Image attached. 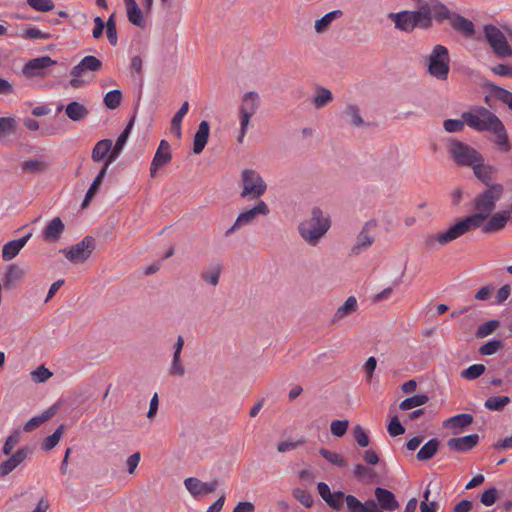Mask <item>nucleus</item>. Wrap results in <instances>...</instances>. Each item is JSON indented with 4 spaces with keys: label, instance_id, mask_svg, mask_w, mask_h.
Listing matches in <instances>:
<instances>
[{
    "label": "nucleus",
    "instance_id": "680f3d73",
    "mask_svg": "<svg viewBox=\"0 0 512 512\" xmlns=\"http://www.w3.org/2000/svg\"><path fill=\"white\" fill-rule=\"evenodd\" d=\"M453 15L454 14H451L449 9L444 4H442L438 0L436 1L434 13H433V17L435 19H437L439 21L446 20V19L451 20V17Z\"/></svg>",
    "mask_w": 512,
    "mask_h": 512
},
{
    "label": "nucleus",
    "instance_id": "cd10ccee",
    "mask_svg": "<svg viewBox=\"0 0 512 512\" xmlns=\"http://www.w3.org/2000/svg\"><path fill=\"white\" fill-rule=\"evenodd\" d=\"M450 24L456 31L461 32L466 37H472L475 33L474 24L469 19L461 15L454 14L451 17Z\"/></svg>",
    "mask_w": 512,
    "mask_h": 512
},
{
    "label": "nucleus",
    "instance_id": "2f4dec72",
    "mask_svg": "<svg viewBox=\"0 0 512 512\" xmlns=\"http://www.w3.org/2000/svg\"><path fill=\"white\" fill-rule=\"evenodd\" d=\"M55 414V409L53 407L49 408L48 410L44 411L41 415L32 417L29 419L23 426V430L25 432H32L33 430L40 427L43 423L48 421L51 417H53Z\"/></svg>",
    "mask_w": 512,
    "mask_h": 512
},
{
    "label": "nucleus",
    "instance_id": "8fccbe9b",
    "mask_svg": "<svg viewBox=\"0 0 512 512\" xmlns=\"http://www.w3.org/2000/svg\"><path fill=\"white\" fill-rule=\"evenodd\" d=\"M483 364H473L461 372V376L468 380H474L485 372Z\"/></svg>",
    "mask_w": 512,
    "mask_h": 512
},
{
    "label": "nucleus",
    "instance_id": "864d4df0",
    "mask_svg": "<svg viewBox=\"0 0 512 512\" xmlns=\"http://www.w3.org/2000/svg\"><path fill=\"white\" fill-rule=\"evenodd\" d=\"M292 495L297 501H299L306 508H310L313 505L312 495L309 492H307L301 488L294 489L292 492Z\"/></svg>",
    "mask_w": 512,
    "mask_h": 512
},
{
    "label": "nucleus",
    "instance_id": "9b49d317",
    "mask_svg": "<svg viewBox=\"0 0 512 512\" xmlns=\"http://www.w3.org/2000/svg\"><path fill=\"white\" fill-rule=\"evenodd\" d=\"M95 249V241L91 236L84 237L79 243L60 250L73 264L84 263Z\"/></svg>",
    "mask_w": 512,
    "mask_h": 512
},
{
    "label": "nucleus",
    "instance_id": "4d7b16f0",
    "mask_svg": "<svg viewBox=\"0 0 512 512\" xmlns=\"http://www.w3.org/2000/svg\"><path fill=\"white\" fill-rule=\"evenodd\" d=\"M348 426V420H333L330 424V430L332 435L342 437L347 432Z\"/></svg>",
    "mask_w": 512,
    "mask_h": 512
},
{
    "label": "nucleus",
    "instance_id": "0e129e2a",
    "mask_svg": "<svg viewBox=\"0 0 512 512\" xmlns=\"http://www.w3.org/2000/svg\"><path fill=\"white\" fill-rule=\"evenodd\" d=\"M497 495L495 488H489L482 493L480 501L485 506H492L496 502Z\"/></svg>",
    "mask_w": 512,
    "mask_h": 512
},
{
    "label": "nucleus",
    "instance_id": "1a4fd4ad",
    "mask_svg": "<svg viewBox=\"0 0 512 512\" xmlns=\"http://www.w3.org/2000/svg\"><path fill=\"white\" fill-rule=\"evenodd\" d=\"M270 213L269 206L263 200H258L253 207L239 213L234 224L226 231L225 235L229 236L243 226L252 224L258 216H267Z\"/></svg>",
    "mask_w": 512,
    "mask_h": 512
},
{
    "label": "nucleus",
    "instance_id": "6ab92c4d",
    "mask_svg": "<svg viewBox=\"0 0 512 512\" xmlns=\"http://www.w3.org/2000/svg\"><path fill=\"white\" fill-rule=\"evenodd\" d=\"M32 234L27 233L19 239L7 242L2 248V258L5 261L15 258L20 250L26 245Z\"/></svg>",
    "mask_w": 512,
    "mask_h": 512
},
{
    "label": "nucleus",
    "instance_id": "de8ad7c7",
    "mask_svg": "<svg viewBox=\"0 0 512 512\" xmlns=\"http://www.w3.org/2000/svg\"><path fill=\"white\" fill-rule=\"evenodd\" d=\"M319 453L322 457H324L328 462L331 464L338 466V467H345L347 465V462L343 458V456L339 453L329 451L325 448H321L319 450Z\"/></svg>",
    "mask_w": 512,
    "mask_h": 512
},
{
    "label": "nucleus",
    "instance_id": "6e6d98bb",
    "mask_svg": "<svg viewBox=\"0 0 512 512\" xmlns=\"http://www.w3.org/2000/svg\"><path fill=\"white\" fill-rule=\"evenodd\" d=\"M466 122L463 118L461 119H447L443 123V127L445 131L449 133L461 132L463 131Z\"/></svg>",
    "mask_w": 512,
    "mask_h": 512
},
{
    "label": "nucleus",
    "instance_id": "2eb2a0df",
    "mask_svg": "<svg viewBox=\"0 0 512 512\" xmlns=\"http://www.w3.org/2000/svg\"><path fill=\"white\" fill-rule=\"evenodd\" d=\"M318 493L321 498L326 502V504L334 509L340 510L343 507L344 501L346 502V497L341 491L331 492L329 486L325 482H319L317 485Z\"/></svg>",
    "mask_w": 512,
    "mask_h": 512
},
{
    "label": "nucleus",
    "instance_id": "aec40b11",
    "mask_svg": "<svg viewBox=\"0 0 512 512\" xmlns=\"http://www.w3.org/2000/svg\"><path fill=\"white\" fill-rule=\"evenodd\" d=\"M479 436L471 434L458 438H451L447 441V446L455 451H468L477 445Z\"/></svg>",
    "mask_w": 512,
    "mask_h": 512
},
{
    "label": "nucleus",
    "instance_id": "338daca9",
    "mask_svg": "<svg viewBox=\"0 0 512 512\" xmlns=\"http://www.w3.org/2000/svg\"><path fill=\"white\" fill-rule=\"evenodd\" d=\"M240 114V134L238 136V142H242L244 136L247 133L248 126L250 123V119L253 116L252 114L248 113H239Z\"/></svg>",
    "mask_w": 512,
    "mask_h": 512
},
{
    "label": "nucleus",
    "instance_id": "37998d69",
    "mask_svg": "<svg viewBox=\"0 0 512 512\" xmlns=\"http://www.w3.org/2000/svg\"><path fill=\"white\" fill-rule=\"evenodd\" d=\"M492 96L506 104L512 110V92L496 85H491Z\"/></svg>",
    "mask_w": 512,
    "mask_h": 512
},
{
    "label": "nucleus",
    "instance_id": "72a5a7b5",
    "mask_svg": "<svg viewBox=\"0 0 512 512\" xmlns=\"http://www.w3.org/2000/svg\"><path fill=\"white\" fill-rule=\"evenodd\" d=\"M440 442L437 439H431L425 443L417 453V459L419 461L430 460L438 451Z\"/></svg>",
    "mask_w": 512,
    "mask_h": 512
},
{
    "label": "nucleus",
    "instance_id": "5701e85b",
    "mask_svg": "<svg viewBox=\"0 0 512 512\" xmlns=\"http://www.w3.org/2000/svg\"><path fill=\"white\" fill-rule=\"evenodd\" d=\"M342 116L346 120V123L354 128H361L365 125L361 110L357 105L348 104L344 108Z\"/></svg>",
    "mask_w": 512,
    "mask_h": 512
},
{
    "label": "nucleus",
    "instance_id": "4468645a",
    "mask_svg": "<svg viewBox=\"0 0 512 512\" xmlns=\"http://www.w3.org/2000/svg\"><path fill=\"white\" fill-rule=\"evenodd\" d=\"M56 64V61L49 56H42L29 60L23 67L22 72L28 78L45 76V69Z\"/></svg>",
    "mask_w": 512,
    "mask_h": 512
},
{
    "label": "nucleus",
    "instance_id": "a19ab883",
    "mask_svg": "<svg viewBox=\"0 0 512 512\" xmlns=\"http://www.w3.org/2000/svg\"><path fill=\"white\" fill-rule=\"evenodd\" d=\"M20 167L22 171L29 172V173H42L44 172L48 165L46 162L40 159H29L26 161H23L20 164Z\"/></svg>",
    "mask_w": 512,
    "mask_h": 512
},
{
    "label": "nucleus",
    "instance_id": "e433bc0d",
    "mask_svg": "<svg viewBox=\"0 0 512 512\" xmlns=\"http://www.w3.org/2000/svg\"><path fill=\"white\" fill-rule=\"evenodd\" d=\"M357 308V300L355 297L350 296L346 299L343 305H341L333 317V322H337L339 320L344 319L351 313H353Z\"/></svg>",
    "mask_w": 512,
    "mask_h": 512
},
{
    "label": "nucleus",
    "instance_id": "5fc2aeb1",
    "mask_svg": "<svg viewBox=\"0 0 512 512\" xmlns=\"http://www.w3.org/2000/svg\"><path fill=\"white\" fill-rule=\"evenodd\" d=\"M502 348H503V343L501 341H499V340H492V341H489V342L483 344L479 348V353L481 355H485V356L493 355V354H495L496 352H498Z\"/></svg>",
    "mask_w": 512,
    "mask_h": 512
},
{
    "label": "nucleus",
    "instance_id": "13d9d810",
    "mask_svg": "<svg viewBox=\"0 0 512 512\" xmlns=\"http://www.w3.org/2000/svg\"><path fill=\"white\" fill-rule=\"evenodd\" d=\"M29 6L40 12H47L54 9L55 5L52 0H27Z\"/></svg>",
    "mask_w": 512,
    "mask_h": 512
},
{
    "label": "nucleus",
    "instance_id": "a18cd8bd",
    "mask_svg": "<svg viewBox=\"0 0 512 512\" xmlns=\"http://www.w3.org/2000/svg\"><path fill=\"white\" fill-rule=\"evenodd\" d=\"M122 100V92L119 89H114L107 92L104 96V104L108 109H116Z\"/></svg>",
    "mask_w": 512,
    "mask_h": 512
},
{
    "label": "nucleus",
    "instance_id": "412c9836",
    "mask_svg": "<svg viewBox=\"0 0 512 512\" xmlns=\"http://www.w3.org/2000/svg\"><path fill=\"white\" fill-rule=\"evenodd\" d=\"M210 133V125L209 122L203 120L200 122L198 129L194 135L193 140V152L195 154H200L205 148Z\"/></svg>",
    "mask_w": 512,
    "mask_h": 512
},
{
    "label": "nucleus",
    "instance_id": "bf43d9fd",
    "mask_svg": "<svg viewBox=\"0 0 512 512\" xmlns=\"http://www.w3.org/2000/svg\"><path fill=\"white\" fill-rule=\"evenodd\" d=\"M51 376L52 373L49 371V369L45 368L44 366H40L31 372V378L36 383H44Z\"/></svg>",
    "mask_w": 512,
    "mask_h": 512
},
{
    "label": "nucleus",
    "instance_id": "bb28decb",
    "mask_svg": "<svg viewBox=\"0 0 512 512\" xmlns=\"http://www.w3.org/2000/svg\"><path fill=\"white\" fill-rule=\"evenodd\" d=\"M222 273V265L218 262L211 263L206 269L200 273V278L203 282L217 286Z\"/></svg>",
    "mask_w": 512,
    "mask_h": 512
},
{
    "label": "nucleus",
    "instance_id": "09e8293b",
    "mask_svg": "<svg viewBox=\"0 0 512 512\" xmlns=\"http://www.w3.org/2000/svg\"><path fill=\"white\" fill-rule=\"evenodd\" d=\"M16 120L14 117H0V138L14 133Z\"/></svg>",
    "mask_w": 512,
    "mask_h": 512
},
{
    "label": "nucleus",
    "instance_id": "a878e982",
    "mask_svg": "<svg viewBox=\"0 0 512 512\" xmlns=\"http://www.w3.org/2000/svg\"><path fill=\"white\" fill-rule=\"evenodd\" d=\"M260 106L259 95L255 91H249L242 97L239 113H248L254 115Z\"/></svg>",
    "mask_w": 512,
    "mask_h": 512
},
{
    "label": "nucleus",
    "instance_id": "49530a36",
    "mask_svg": "<svg viewBox=\"0 0 512 512\" xmlns=\"http://www.w3.org/2000/svg\"><path fill=\"white\" fill-rule=\"evenodd\" d=\"M21 437L20 429H14L6 438L2 451L5 455H10L14 447L18 444Z\"/></svg>",
    "mask_w": 512,
    "mask_h": 512
},
{
    "label": "nucleus",
    "instance_id": "58836bf2",
    "mask_svg": "<svg viewBox=\"0 0 512 512\" xmlns=\"http://www.w3.org/2000/svg\"><path fill=\"white\" fill-rule=\"evenodd\" d=\"M333 99L332 92L324 87L317 88V93L312 99V103L315 108L325 107Z\"/></svg>",
    "mask_w": 512,
    "mask_h": 512
},
{
    "label": "nucleus",
    "instance_id": "3c124183",
    "mask_svg": "<svg viewBox=\"0 0 512 512\" xmlns=\"http://www.w3.org/2000/svg\"><path fill=\"white\" fill-rule=\"evenodd\" d=\"M185 367L181 361V355L173 354L172 363L169 367V374L171 376L182 377L185 375Z\"/></svg>",
    "mask_w": 512,
    "mask_h": 512
},
{
    "label": "nucleus",
    "instance_id": "79ce46f5",
    "mask_svg": "<svg viewBox=\"0 0 512 512\" xmlns=\"http://www.w3.org/2000/svg\"><path fill=\"white\" fill-rule=\"evenodd\" d=\"M429 401V397L425 394H415L412 397L404 399L400 403L401 410H410L412 408L426 404Z\"/></svg>",
    "mask_w": 512,
    "mask_h": 512
},
{
    "label": "nucleus",
    "instance_id": "c85d7f7f",
    "mask_svg": "<svg viewBox=\"0 0 512 512\" xmlns=\"http://www.w3.org/2000/svg\"><path fill=\"white\" fill-rule=\"evenodd\" d=\"M127 12V18L129 22L137 27H144L145 20L142 16L141 9L135 0H124Z\"/></svg>",
    "mask_w": 512,
    "mask_h": 512
},
{
    "label": "nucleus",
    "instance_id": "4c0bfd02",
    "mask_svg": "<svg viewBox=\"0 0 512 512\" xmlns=\"http://www.w3.org/2000/svg\"><path fill=\"white\" fill-rule=\"evenodd\" d=\"M106 167H102L100 169V171L98 172L96 178L94 179V181L92 182V184L90 185L86 195H85V198L82 202V207L85 208L88 206V204L90 203V201L92 200V198L95 196V194L97 193L102 181H103V178L105 177L106 175Z\"/></svg>",
    "mask_w": 512,
    "mask_h": 512
},
{
    "label": "nucleus",
    "instance_id": "4be33fe9",
    "mask_svg": "<svg viewBox=\"0 0 512 512\" xmlns=\"http://www.w3.org/2000/svg\"><path fill=\"white\" fill-rule=\"evenodd\" d=\"M473 423V416L471 414L463 413L452 416L443 422V426L453 429V433H459L463 428Z\"/></svg>",
    "mask_w": 512,
    "mask_h": 512
},
{
    "label": "nucleus",
    "instance_id": "f257e3e1",
    "mask_svg": "<svg viewBox=\"0 0 512 512\" xmlns=\"http://www.w3.org/2000/svg\"><path fill=\"white\" fill-rule=\"evenodd\" d=\"M502 192L503 187L500 184L490 186L474 199L475 214L458 221L445 231L429 235L425 240L426 246L433 248L436 244L447 245L469 231L481 227L494 211Z\"/></svg>",
    "mask_w": 512,
    "mask_h": 512
},
{
    "label": "nucleus",
    "instance_id": "ea45409f",
    "mask_svg": "<svg viewBox=\"0 0 512 512\" xmlns=\"http://www.w3.org/2000/svg\"><path fill=\"white\" fill-rule=\"evenodd\" d=\"M64 430V425H60L51 435L46 437L42 442V449L44 451H50L56 447L64 434Z\"/></svg>",
    "mask_w": 512,
    "mask_h": 512
},
{
    "label": "nucleus",
    "instance_id": "f8f14e48",
    "mask_svg": "<svg viewBox=\"0 0 512 512\" xmlns=\"http://www.w3.org/2000/svg\"><path fill=\"white\" fill-rule=\"evenodd\" d=\"M377 226L376 220H369L367 221L364 226L362 227L361 231L356 237V241L354 245L351 248L350 254L353 256L359 255L363 251L370 248L374 241H375V235L373 233V230Z\"/></svg>",
    "mask_w": 512,
    "mask_h": 512
},
{
    "label": "nucleus",
    "instance_id": "7ed1b4c3",
    "mask_svg": "<svg viewBox=\"0 0 512 512\" xmlns=\"http://www.w3.org/2000/svg\"><path fill=\"white\" fill-rule=\"evenodd\" d=\"M375 500L368 499L364 503L353 495L346 497L348 512H393L399 508V502L394 493L386 488L376 487Z\"/></svg>",
    "mask_w": 512,
    "mask_h": 512
},
{
    "label": "nucleus",
    "instance_id": "c9c22d12",
    "mask_svg": "<svg viewBox=\"0 0 512 512\" xmlns=\"http://www.w3.org/2000/svg\"><path fill=\"white\" fill-rule=\"evenodd\" d=\"M342 15L341 10H334L326 13L323 17L315 21L314 28L316 33L322 34L328 30L332 21Z\"/></svg>",
    "mask_w": 512,
    "mask_h": 512
},
{
    "label": "nucleus",
    "instance_id": "e2e57ef3",
    "mask_svg": "<svg viewBox=\"0 0 512 512\" xmlns=\"http://www.w3.org/2000/svg\"><path fill=\"white\" fill-rule=\"evenodd\" d=\"M388 433L392 437L402 435L405 432V428L400 423L397 416H394L388 424Z\"/></svg>",
    "mask_w": 512,
    "mask_h": 512
},
{
    "label": "nucleus",
    "instance_id": "dca6fc26",
    "mask_svg": "<svg viewBox=\"0 0 512 512\" xmlns=\"http://www.w3.org/2000/svg\"><path fill=\"white\" fill-rule=\"evenodd\" d=\"M31 453V448L24 446L11 454L9 459L0 464V477H5L10 474L16 467L22 464Z\"/></svg>",
    "mask_w": 512,
    "mask_h": 512
},
{
    "label": "nucleus",
    "instance_id": "6e6552de",
    "mask_svg": "<svg viewBox=\"0 0 512 512\" xmlns=\"http://www.w3.org/2000/svg\"><path fill=\"white\" fill-rule=\"evenodd\" d=\"M448 153L450 158L460 166L471 167L475 162L482 161L481 154L472 146L452 139L448 143Z\"/></svg>",
    "mask_w": 512,
    "mask_h": 512
},
{
    "label": "nucleus",
    "instance_id": "69168bd1",
    "mask_svg": "<svg viewBox=\"0 0 512 512\" xmlns=\"http://www.w3.org/2000/svg\"><path fill=\"white\" fill-rule=\"evenodd\" d=\"M383 165L390 166L394 169L398 168L401 165V161L399 159V153L397 151H390L382 160Z\"/></svg>",
    "mask_w": 512,
    "mask_h": 512
},
{
    "label": "nucleus",
    "instance_id": "c03bdc74",
    "mask_svg": "<svg viewBox=\"0 0 512 512\" xmlns=\"http://www.w3.org/2000/svg\"><path fill=\"white\" fill-rule=\"evenodd\" d=\"M510 402V398L508 396H497L488 398L484 407L488 410L492 411H500L502 410L508 403Z\"/></svg>",
    "mask_w": 512,
    "mask_h": 512
},
{
    "label": "nucleus",
    "instance_id": "f704fd0d",
    "mask_svg": "<svg viewBox=\"0 0 512 512\" xmlns=\"http://www.w3.org/2000/svg\"><path fill=\"white\" fill-rule=\"evenodd\" d=\"M475 176L483 183L488 184L494 173V168L490 165L484 164L482 161H477L472 166Z\"/></svg>",
    "mask_w": 512,
    "mask_h": 512
},
{
    "label": "nucleus",
    "instance_id": "c756f323",
    "mask_svg": "<svg viewBox=\"0 0 512 512\" xmlns=\"http://www.w3.org/2000/svg\"><path fill=\"white\" fill-rule=\"evenodd\" d=\"M112 148V140L102 139L92 149L91 158L94 162L106 161Z\"/></svg>",
    "mask_w": 512,
    "mask_h": 512
},
{
    "label": "nucleus",
    "instance_id": "603ef678",
    "mask_svg": "<svg viewBox=\"0 0 512 512\" xmlns=\"http://www.w3.org/2000/svg\"><path fill=\"white\" fill-rule=\"evenodd\" d=\"M499 326V322L497 320H489L481 324L477 331V338H484L494 332V330Z\"/></svg>",
    "mask_w": 512,
    "mask_h": 512
},
{
    "label": "nucleus",
    "instance_id": "ddd939ff",
    "mask_svg": "<svg viewBox=\"0 0 512 512\" xmlns=\"http://www.w3.org/2000/svg\"><path fill=\"white\" fill-rule=\"evenodd\" d=\"M389 18L394 21L397 29L405 32H411L416 27L422 28V22L415 11L390 13Z\"/></svg>",
    "mask_w": 512,
    "mask_h": 512
},
{
    "label": "nucleus",
    "instance_id": "f3484780",
    "mask_svg": "<svg viewBox=\"0 0 512 512\" xmlns=\"http://www.w3.org/2000/svg\"><path fill=\"white\" fill-rule=\"evenodd\" d=\"M171 159L172 154L170 144L166 140H161L150 166V176L154 178L157 174V170L160 167L167 165Z\"/></svg>",
    "mask_w": 512,
    "mask_h": 512
},
{
    "label": "nucleus",
    "instance_id": "b1692460",
    "mask_svg": "<svg viewBox=\"0 0 512 512\" xmlns=\"http://www.w3.org/2000/svg\"><path fill=\"white\" fill-rule=\"evenodd\" d=\"M24 270L16 264L9 265L3 275V284L6 289H12L24 277Z\"/></svg>",
    "mask_w": 512,
    "mask_h": 512
},
{
    "label": "nucleus",
    "instance_id": "39448f33",
    "mask_svg": "<svg viewBox=\"0 0 512 512\" xmlns=\"http://www.w3.org/2000/svg\"><path fill=\"white\" fill-rule=\"evenodd\" d=\"M267 183L254 169H244L241 173V193L243 199L255 200L263 196L267 191Z\"/></svg>",
    "mask_w": 512,
    "mask_h": 512
},
{
    "label": "nucleus",
    "instance_id": "0eeeda50",
    "mask_svg": "<svg viewBox=\"0 0 512 512\" xmlns=\"http://www.w3.org/2000/svg\"><path fill=\"white\" fill-rule=\"evenodd\" d=\"M102 62L95 56H85L71 71L69 85L79 88L89 83V73H96L102 69Z\"/></svg>",
    "mask_w": 512,
    "mask_h": 512
},
{
    "label": "nucleus",
    "instance_id": "f03ea898",
    "mask_svg": "<svg viewBox=\"0 0 512 512\" xmlns=\"http://www.w3.org/2000/svg\"><path fill=\"white\" fill-rule=\"evenodd\" d=\"M466 125L478 132H490L495 136V143L503 151L510 150L508 135L499 117L483 106H474L462 113Z\"/></svg>",
    "mask_w": 512,
    "mask_h": 512
},
{
    "label": "nucleus",
    "instance_id": "20e7f679",
    "mask_svg": "<svg viewBox=\"0 0 512 512\" xmlns=\"http://www.w3.org/2000/svg\"><path fill=\"white\" fill-rule=\"evenodd\" d=\"M331 227L330 218L319 207L312 208L310 216L298 224V233L309 246H317Z\"/></svg>",
    "mask_w": 512,
    "mask_h": 512
},
{
    "label": "nucleus",
    "instance_id": "9d476101",
    "mask_svg": "<svg viewBox=\"0 0 512 512\" xmlns=\"http://www.w3.org/2000/svg\"><path fill=\"white\" fill-rule=\"evenodd\" d=\"M484 35L493 52L502 58L512 55V49L503 32L494 25L484 26Z\"/></svg>",
    "mask_w": 512,
    "mask_h": 512
},
{
    "label": "nucleus",
    "instance_id": "a211bd4d",
    "mask_svg": "<svg viewBox=\"0 0 512 512\" xmlns=\"http://www.w3.org/2000/svg\"><path fill=\"white\" fill-rule=\"evenodd\" d=\"M184 485L190 494L196 497L201 494L213 493L217 489L218 483L216 480L204 483L198 478L189 477L185 479Z\"/></svg>",
    "mask_w": 512,
    "mask_h": 512
},
{
    "label": "nucleus",
    "instance_id": "423d86ee",
    "mask_svg": "<svg viewBox=\"0 0 512 512\" xmlns=\"http://www.w3.org/2000/svg\"><path fill=\"white\" fill-rule=\"evenodd\" d=\"M428 73L438 79L446 80L450 71V57L448 49L443 45H435L427 57Z\"/></svg>",
    "mask_w": 512,
    "mask_h": 512
},
{
    "label": "nucleus",
    "instance_id": "393cba45",
    "mask_svg": "<svg viewBox=\"0 0 512 512\" xmlns=\"http://www.w3.org/2000/svg\"><path fill=\"white\" fill-rule=\"evenodd\" d=\"M508 221H510V220H509V217H508L506 211L501 212V213H496L490 217V219L488 220V222L486 224L483 223L482 230L484 233H487V234L500 231L506 226Z\"/></svg>",
    "mask_w": 512,
    "mask_h": 512
},
{
    "label": "nucleus",
    "instance_id": "052dcab7",
    "mask_svg": "<svg viewBox=\"0 0 512 512\" xmlns=\"http://www.w3.org/2000/svg\"><path fill=\"white\" fill-rule=\"evenodd\" d=\"M353 436L360 447H367L369 445V437L361 425L354 427Z\"/></svg>",
    "mask_w": 512,
    "mask_h": 512
},
{
    "label": "nucleus",
    "instance_id": "774afa93",
    "mask_svg": "<svg viewBox=\"0 0 512 512\" xmlns=\"http://www.w3.org/2000/svg\"><path fill=\"white\" fill-rule=\"evenodd\" d=\"M303 440H297V441H283L277 444V451L280 453L288 452L291 450H294L300 445H303Z\"/></svg>",
    "mask_w": 512,
    "mask_h": 512
},
{
    "label": "nucleus",
    "instance_id": "473e14b6",
    "mask_svg": "<svg viewBox=\"0 0 512 512\" xmlns=\"http://www.w3.org/2000/svg\"><path fill=\"white\" fill-rule=\"evenodd\" d=\"M64 231V224L59 217L51 220L44 231V238L46 240L56 241L60 238Z\"/></svg>",
    "mask_w": 512,
    "mask_h": 512
},
{
    "label": "nucleus",
    "instance_id": "7c9ffc66",
    "mask_svg": "<svg viewBox=\"0 0 512 512\" xmlns=\"http://www.w3.org/2000/svg\"><path fill=\"white\" fill-rule=\"evenodd\" d=\"M65 113L70 120L79 122L89 115V110L83 104L72 101L66 106Z\"/></svg>",
    "mask_w": 512,
    "mask_h": 512
}]
</instances>
